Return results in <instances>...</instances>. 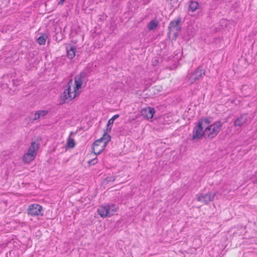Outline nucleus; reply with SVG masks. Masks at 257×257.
I'll return each mask as SVG.
<instances>
[{
	"label": "nucleus",
	"mask_w": 257,
	"mask_h": 257,
	"mask_svg": "<svg viewBox=\"0 0 257 257\" xmlns=\"http://www.w3.org/2000/svg\"><path fill=\"white\" fill-rule=\"evenodd\" d=\"M222 125V122L220 121H217L203 130V126H202L200 122L193 129L192 140H199L202 137L208 139L214 138L218 134Z\"/></svg>",
	"instance_id": "1"
},
{
	"label": "nucleus",
	"mask_w": 257,
	"mask_h": 257,
	"mask_svg": "<svg viewBox=\"0 0 257 257\" xmlns=\"http://www.w3.org/2000/svg\"><path fill=\"white\" fill-rule=\"evenodd\" d=\"M88 73L86 72L82 71L78 75L75 76L74 82L75 86L74 87V91L71 92V87L72 84V80H70L68 82L66 88L63 92V95L62 97L64 100H71L74 98L76 96V91L81 88L83 82L87 81Z\"/></svg>",
	"instance_id": "2"
},
{
	"label": "nucleus",
	"mask_w": 257,
	"mask_h": 257,
	"mask_svg": "<svg viewBox=\"0 0 257 257\" xmlns=\"http://www.w3.org/2000/svg\"><path fill=\"white\" fill-rule=\"evenodd\" d=\"M39 148V144L35 142H33L29 147L27 153L23 157V160L26 163H29L35 158L37 150Z\"/></svg>",
	"instance_id": "3"
},
{
	"label": "nucleus",
	"mask_w": 257,
	"mask_h": 257,
	"mask_svg": "<svg viewBox=\"0 0 257 257\" xmlns=\"http://www.w3.org/2000/svg\"><path fill=\"white\" fill-rule=\"evenodd\" d=\"M205 74V70L197 67L193 72L189 73L187 76V81L190 84H193L197 80L203 78Z\"/></svg>",
	"instance_id": "4"
},
{
	"label": "nucleus",
	"mask_w": 257,
	"mask_h": 257,
	"mask_svg": "<svg viewBox=\"0 0 257 257\" xmlns=\"http://www.w3.org/2000/svg\"><path fill=\"white\" fill-rule=\"evenodd\" d=\"M111 137L107 132H105L103 136L100 139L96 140L93 142V145L100 146V144H102L100 146L99 149H96L97 153H101L105 149L108 143L110 141Z\"/></svg>",
	"instance_id": "5"
},
{
	"label": "nucleus",
	"mask_w": 257,
	"mask_h": 257,
	"mask_svg": "<svg viewBox=\"0 0 257 257\" xmlns=\"http://www.w3.org/2000/svg\"><path fill=\"white\" fill-rule=\"evenodd\" d=\"M181 18L179 16L176 20L171 21L168 27L167 37L169 39H171V34L172 29H174L176 31L180 32L182 30L181 22Z\"/></svg>",
	"instance_id": "6"
},
{
	"label": "nucleus",
	"mask_w": 257,
	"mask_h": 257,
	"mask_svg": "<svg viewBox=\"0 0 257 257\" xmlns=\"http://www.w3.org/2000/svg\"><path fill=\"white\" fill-rule=\"evenodd\" d=\"M27 211L28 215L32 216L43 215L42 207L38 204H33L29 205Z\"/></svg>",
	"instance_id": "7"
},
{
	"label": "nucleus",
	"mask_w": 257,
	"mask_h": 257,
	"mask_svg": "<svg viewBox=\"0 0 257 257\" xmlns=\"http://www.w3.org/2000/svg\"><path fill=\"white\" fill-rule=\"evenodd\" d=\"M216 194V193L212 192H209L206 194H197L196 195L197 199L199 202H204L205 204H207L210 202H211L214 200Z\"/></svg>",
	"instance_id": "8"
},
{
	"label": "nucleus",
	"mask_w": 257,
	"mask_h": 257,
	"mask_svg": "<svg viewBox=\"0 0 257 257\" xmlns=\"http://www.w3.org/2000/svg\"><path fill=\"white\" fill-rule=\"evenodd\" d=\"M97 212L102 217H110L114 214V211L109 208V206H100L97 209Z\"/></svg>",
	"instance_id": "9"
},
{
	"label": "nucleus",
	"mask_w": 257,
	"mask_h": 257,
	"mask_svg": "<svg viewBox=\"0 0 257 257\" xmlns=\"http://www.w3.org/2000/svg\"><path fill=\"white\" fill-rule=\"evenodd\" d=\"M247 120V114L243 113L237 117L234 120L233 125L235 127L242 126Z\"/></svg>",
	"instance_id": "10"
},
{
	"label": "nucleus",
	"mask_w": 257,
	"mask_h": 257,
	"mask_svg": "<svg viewBox=\"0 0 257 257\" xmlns=\"http://www.w3.org/2000/svg\"><path fill=\"white\" fill-rule=\"evenodd\" d=\"M66 49L68 58L70 59H73L76 55V49L75 46L70 44L66 46Z\"/></svg>",
	"instance_id": "11"
},
{
	"label": "nucleus",
	"mask_w": 257,
	"mask_h": 257,
	"mask_svg": "<svg viewBox=\"0 0 257 257\" xmlns=\"http://www.w3.org/2000/svg\"><path fill=\"white\" fill-rule=\"evenodd\" d=\"M155 113V110L154 108L148 106L146 107V119H152ZM152 121V120H151Z\"/></svg>",
	"instance_id": "12"
},
{
	"label": "nucleus",
	"mask_w": 257,
	"mask_h": 257,
	"mask_svg": "<svg viewBox=\"0 0 257 257\" xmlns=\"http://www.w3.org/2000/svg\"><path fill=\"white\" fill-rule=\"evenodd\" d=\"M159 26V22L156 19L152 20L147 26V29L149 31H154Z\"/></svg>",
	"instance_id": "13"
},
{
	"label": "nucleus",
	"mask_w": 257,
	"mask_h": 257,
	"mask_svg": "<svg viewBox=\"0 0 257 257\" xmlns=\"http://www.w3.org/2000/svg\"><path fill=\"white\" fill-rule=\"evenodd\" d=\"M199 3L195 1H191L190 2L189 8L192 11L194 12L199 8Z\"/></svg>",
	"instance_id": "14"
},
{
	"label": "nucleus",
	"mask_w": 257,
	"mask_h": 257,
	"mask_svg": "<svg viewBox=\"0 0 257 257\" xmlns=\"http://www.w3.org/2000/svg\"><path fill=\"white\" fill-rule=\"evenodd\" d=\"M212 117H205V118H201V119H200L198 121V123H197V124L199 123V122H201V124H202V126H203V125L204 124V123L205 124H210L211 121H212Z\"/></svg>",
	"instance_id": "15"
},
{
	"label": "nucleus",
	"mask_w": 257,
	"mask_h": 257,
	"mask_svg": "<svg viewBox=\"0 0 257 257\" xmlns=\"http://www.w3.org/2000/svg\"><path fill=\"white\" fill-rule=\"evenodd\" d=\"M47 38V36L46 34H42L37 39V42L40 45H44L45 44Z\"/></svg>",
	"instance_id": "16"
},
{
	"label": "nucleus",
	"mask_w": 257,
	"mask_h": 257,
	"mask_svg": "<svg viewBox=\"0 0 257 257\" xmlns=\"http://www.w3.org/2000/svg\"><path fill=\"white\" fill-rule=\"evenodd\" d=\"M148 91V92L146 93V95H147L148 97L151 96L156 94L155 92V88L153 87H151V86H149L148 88L146 86V91Z\"/></svg>",
	"instance_id": "17"
},
{
	"label": "nucleus",
	"mask_w": 257,
	"mask_h": 257,
	"mask_svg": "<svg viewBox=\"0 0 257 257\" xmlns=\"http://www.w3.org/2000/svg\"><path fill=\"white\" fill-rule=\"evenodd\" d=\"M66 146L69 148H73L75 146L74 140L69 137L67 139Z\"/></svg>",
	"instance_id": "18"
},
{
	"label": "nucleus",
	"mask_w": 257,
	"mask_h": 257,
	"mask_svg": "<svg viewBox=\"0 0 257 257\" xmlns=\"http://www.w3.org/2000/svg\"><path fill=\"white\" fill-rule=\"evenodd\" d=\"M38 112V117H44L48 113V111L47 110H41L37 111Z\"/></svg>",
	"instance_id": "19"
},
{
	"label": "nucleus",
	"mask_w": 257,
	"mask_h": 257,
	"mask_svg": "<svg viewBox=\"0 0 257 257\" xmlns=\"http://www.w3.org/2000/svg\"><path fill=\"white\" fill-rule=\"evenodd\" d=\"M119 117L118 114L114 115L107 122V125H112L113 123L114 120Z\"/></svg>",
	"instance_id": "20"
},
{
	"label": "nucleus",
	"mask_w": 257,
	"mask_h": 257,
	"mask_svg": "<svg viewBox=\"0 0 257 257\" xmlns=\"http://www.w3.org/2000/svg\"><path fill=\"white\" fill-rule=\"evenodd\" d=\"M102 144H100V146H94L93 145V143L92 144V150L93 152V153H94V154L95 155H99L100 154V153H97V150H96V149H99V147L100 146H101Z\"/></svg>",
	"instance_id": "21"
},
{
	"label": "nucleus",
	"mask_w": 257,
	"mask_h": 257,
	"mask_svg": "<svg viewBox=\"0 0 257 257\" xmlns=\"http://www.w3.org/2000/svg\"><path fill=\"white\" fill-rule=\"evenodd\" d=\"M97 158L96 157L93 159L89 160L88 162V163L89 164V165H94L96 164L97 163Z\"/></svg>",
	"instance_id": "22"
},
{
	"label": "nucleus",
	"mask_w": 257,
	"mask_h": 257,
	"mask_svg": "<svg viewBox=\"0 0 257 257\" xmlns=\"http://www.w3.org/2000/svg\"><path fill=\"white\" fill-rule=\"evenodd\" d=\"M108 206H109V208L114 211V213L116 211L117 207L115 206V204H111Z\"/></svg>",
	"instance_id": "23"
},
{
	"label": "nucleus",
	"mask_w": 257,
	"mask_h": 257,
	"mask_svg": "<svg viewBox=\"0 0 257 257\" xmlns=\"http://www.w3.org/2000/svg\"><path fill=\"white\" fill-rule=\"evenodd\" d=\"M171 2H173V3L171 4L172 7H179V5L177 4L178 1V0H170Z\"/></svg>",
	"instance_id": "24"
},
{
	"label": "nucleus",
	"mask_w": 257,
	"mask_h": 257,
	"mask_svg": "<svg viewBox=\"0 0 257 257\" xmlns=\"http://www.w3.org/2000/svg\"><path fill=\"white\" fill-rule=\"evenodd\" d=\"M36 54L37 52L36 51H33L32 52H30L29 53V57L31 58H33Z\"/></svg>",
	"instance_id": "25"
},
{
	"label": "nucleus",
	"mask_w": 257,
	"mask_h": 257,
	"mask_svg": "<svg viewBox=\"0 0 257 257\" xmlns=\"http://www.w3.org/2000/svg\"><path fill=\"white\" fill-rule=\"evenodd\" d=\"M19 81L18 80H15V79H13L12 80V83H13V84L14 85V86H18L19 85Z\"/></svg>",
	"instance_id": "26"
},
{
	"label": "nucleus",
	"mask_w": 257,
	"mask_h": 257,
	"mask_svg": "<svg viewBox=\"0 0 257 257\" xmlns=\"http://www.w3.org/2000/svg\"><path fill=\"white\" fill-rule=\"evenodd\" d=\"M159 63V60L157 59H154L152 60V64L153 66H156Z\"/></svg>",
	"instance_id": "27"
},
{
	"label": "nucleus",
	"mask_w": 257,
	"mask_h": 257,
	"mask_svg": "<svg viewBox=\"0 0 257 257\" xmlns=\"http://www.w3.org/2000/svg\"><path fill=\"white\" fill-rule=\"evenodd\" d=\"M38 112L36 111L35 114H34V117L33 118V120H38V119H39L40 118L39 117H38Z\"/></svg>",
	"instance_id": "28"
},
{
	"label": "nucleus",
	"mask_w": 257,
	"mask_h": 257,
	"mask_svg": "<svg viewBox=\"0 0 257 257\" xmlns=\"http://www.w3.org/2000/svg\"><path fill=\"white\" fill-rule=\"evenodd\" d=\"M179 33V32L176 31V32H175L174 33V40H176V38L178 37V35H179L178 33Z\"/></svg>",
	"instance_id": "29"
},
{
	"label": "nucleus",
	"mask_w": 257,
	"mask_h": 257,
	"mask_svg": "<svg viewBox=\"0 0 257 257\" xmlns=\"http://www.w3.org/2000/svg\"><path fill=\"white\" fill-rule=\"evenodd\" d=\"M111 130V125H107L106 128V132H110Z\"/></svg>",
	"instance_id": "30"
},
{
	"label": "nucleus",
	"mask_w": 257,
	"mask_h": 257,
	"mask_svg": "<svg viewBox=\"0 0 257 257\" xmlns=\"http://www.w3.org/2000/svg\"><path fill=\"white\" fill-rule=\"evenodd\" d=\"M65 1L66 0H59L58 2V4L62 5Z\"/></svg>",
	"instance_id": "31"
},
{
	"label": "nucleus",
	"mask_w": 257,
	"mask_h": 257,
	"mask_svg": "<svg viewBox=\"0 0 257 257\" xmlns=\"http://www.w3.org/2000/svg\"><path fill=\"white\" fill-rule=\"evenodd\" d=\"M145 111V108H142L141 111H140V112L141 113V115H144V114H143V111Z\"/></svg>",
	"instance_id": "32"
},
{
	"label": "nucleus",
	"mask_w": 257,
	"mask_h": 257,
	"mask_svg": "<svg viewBox=\"0 0 257 257\" xmlns=\"http://www.w3.org/2000/svg\"><path fill=\"white\" fill-rule=\"evenodd\" d=\"M210 132L212 133V130H210V131H207V134H208Z\"/></svg>",
	"instance_id": "33"
},
{
	"label": "nucleus",
	"mask_w": 257,
	"mask_h": 257,
	"mask_svg": "<svg viewBox=\"0 0 257 257\" xmlns=\"http://www.w3.org/2000/svg\"><path fill=\"white\" fill-rule=\"evenodd\" d=\"M150 0H147V2H150Z\"/></svg>",
	"instance_id": "34"
}]
</instances>
